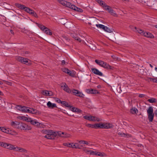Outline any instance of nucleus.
<instances>
[{
    "instance_id": "de8ad7c7",
    "label": "nucleus",
    "mask_w": 157,
    "mask_h": 157,
    "mask_svg": "<svg viewBox=\"0 0 157 157\" xmlns=\"http://www.w3.org/2000/svg\"><path fill=\"white\" fill-rule=\"evenodd\" d=\"M118 135L122 137H124L125 136V134L124 133L121 132H119L118 133Z\"/></svg>"
},
{
    "instance_id": "cd10ccee",
    "label": "nucleus",
    "mask_w": 157,
    "mask_h": 157,
    "mask_svg": "<svg viewBox=\"0 0 157 157\" xmlns=\"http://www.w3.org/2000/svg\"><path fill=\"white\" fill-rule=\"evenodd\" d=\"M101 6H104L105 3L104 1L101 0H95Z\"/></svg>"
},
{
    "instance_id": "37998d69",
    "label": "nucleus",
    "mask_w": 157,
    "mask_h": 157,
    "mask_svg": "<svg viewBox=\"0 0 157 157\" xmlns=\"http://www.w3.org/2000/svg\"><path fill=\"white\" fill-rule=\"evenodd\" d=\"M78 92V90L73 89L72 90H71V93L74 94L75 95L77 93V92Z\"/></svg>"
},
{
    "instance_id": "e2e57ef3",
    "label": "nucleus",
    "mask_w": 157,
    "mask_h": 157,
    "mask_svg": "<svg viewBox=\"0 0 157 157\" xmlns=\"http://www.w3.org/2000/svg\"><path fill=\"white\" fill-rule=\"evenodd\" d=\"M106 27L107 26H105L104 25H103V26L102 27V28L101 29H103L105 31V30H106L105 29L106 28Z\"/></svg>"
},
{
    "instance_id": "4c0bfd02",
    "label": "nucleus",
    "mask_w": 157,
    "mask_h": 157,
    "mask_svg": "<svg viewBox=\"0 0 157 157\" xmlns=\"http://www.w3.org/2000/svg\"><path fill=\"white\" fill-rule=\"evenodd\" d=\"M63 145L65 146L71 147V143H64L63 144Z\"/></svg>"
},
{
    "instance_id": "6e6d98bb",
    "label": "nucleus",
    "mask_w": 157,
    "mask_h": 157,
    "mask_svg": "<svg viewBox=\"0 0 157 157\" xmlns=\"http://www.w3.org/2000/svg\"><path fill=\"white\" fill-rule=\"evenodd\" d=\"M109 13H110V14H113V13H114V10H113V9H112V8H111V9H110V10L109 11Z\"/></svg>"
},
{
    "instance_id": "9d476101",
    "label": "nucleus",
    "mask_w": 157,
    "mask_h": 157,
    "mask_svg": "<svg viewBox=\"0 0 157 157\" xmlns=\"http://www.w3.org/2000/svg\"><path fill=\"white\" fill-rule=\"evenodd\" d=\"M91 71L93 73L96 75H99L100 76H103V74L98 69L95 68H92Z\"/></svg>"
},
{
    "instance_id": "c9c22d12",
    "label": "nucleus",
    "mask_w": 157,
    "mask_h": 157,
    "mask_svg": "<svg viewBox=\"0 0 157 157\" xmlns=\"http://www.w3.org/2000/svg\"><path fill=\"white\" fill-rule=\"evenodd\" d=\"M104 8L106 10L108 11L109 12V11L110 10L111 8L109 6L106 5L105 4L104 5V6H103Z\"/></svg>"
},
{
    "instance_id": "f257e3e1",
    "label": "nucleus",
    "mask_w": 157,
    "mask_h": 157,
    "mask_svg": "<svg viewBox=\"0 0 157 157\" xmlns=\"http://www.w3.org/2000/svg\"><path fill=\"white\" fill-rule=\"evenodd\" d=\"M43 133L46 135L44 137L46 138L49 139H54L57 136H62L63 137H68L69 136V134L67 133L65 134L64 132H54L51 130H44L43 131Z\"/></svg>"
},
{
    "instance_id": "052dcab7",
    "label": "nucleus",
    "mask_w": 157,
    "mask_h": 157,
    "mask_svg": "<svg viewBox=\"0 0 157 157\" xmlns=\"http://www.w3.org/2000/svg\"><path fill=\"white\" fill-rule=\"evenodd\" d=\"M67 1L63 0V6H66V4H67Z\"/></svg>"
},
{
    "instance_id": "0eeeda50",
    "label": "nucleus",
    "mask_w": 157,
    "mask_h": 157,
    "mask_svg": "<svg viewBox=\"0 0 157 157\" xmlns=\"http://www.w3.org/2000/svg\"><path fill=\"white\" fill-rule=\"evenodd\" d=\"M19 129L24 130H28L31 129V127L27 124L22 123H20Z\"/></svg>"
},
{
    "instance_id": "69168bd1",
    "label": "nucleus",
    "mask_w": 157,
    "mask_h": 157,
    "mask_svg": "<svg viewBox=\"0 0 157 157\" xmlns=\"http://www.w3.org/2000/svg\"><path fill=\"white\" fill-rule=\"evenodd\" d=\"M64 38L66 40H68V38L66 36H64Z\"/></svg>"
},
{
    "instance_id": "c85d7f7f",
    "label": "nucleus",
    "mask_w": 157,
    "mask_h": 157,
    "mask_svg": "<svg viewBox=\"0 0 157 157\" xmlns=\"http://www.w3.org/2000/svg\"><path fill=\"white\" fill-rule=\"evenodd\" d=\"M74 5L72 4L71 3L67 2V4H66V6L72 9V7H73V6H74Z\"/></svg>"
},
{
    "instance_id": "bf43d9fd",
    "label": "nucleus",
    "mask_w": 157,
    "mask_h": 157,
    "mask_svg": "<svg viewBox=\"0 0 157 157\" xmlns=\"http://www.w3.org/2000/svg\"><path fill=\"white\" fill-rule=\"evenodd\" d=\"M145 95L142 94H140L139 95V97L140 98H143L144 97Z\"/></svg>"
},
{
    "instance_id": "f03ea898",
    "label": "nucleus",
    "mask_w": 157,
    "mask_h": 157,
    "mask_svg": "<svg viewBox=\"0 0 157 157\" xmlns=\"http://www.w3.org/2000/svg\"><path fill=\"white\" fill-rule=\"evenodd\" d=\"M95 62L98 65L105 68L107 69L108 70L113 69V67L109 65V64H107L106 62H105L103 61L99 60L98 59H96L95 60Z\"/></svg>"
},
{
    "instance_id": "bb28decb",
    "label": "nucleus",
    "mask_w": 157,
    "mask_h": 157,
    "mask_svg": "<svg viewBox=\"0 0 157 157\" xmlns=\"http://www.w3.org/2000/svg\"><path fill=\"white\" fill-rule=\"evenodd\" d=\"M147 101L151 103H154L156 102L157 100L156 99L152 98L150 99H148L147 100Z\"/></svg>"
},
{
    "instance_id": "774afa93",
    "label": "nucleus",
    "mask_w": 157,
    "mask_h": 157,
    "mask_svg": "<svg viewBox=\"0 0 157 157\" xmlns=\"http://www.w3.org/2000/svg\"><path fill=\"white\" fill-rule=\"evenodd\" d=\"M97 87L98 88H101V85H99L98 86H97Z\"/></svg>"
},
{
    "instance_id": "6ab92c4d",
    "label": "nucleus",
    "mask_w": 157,
    "mask_h": 157,
    "mask_svg": "<svg viewBox=\"0 0 157 157\" xmlns=\"http://www.w3.org/2000/svg\"><path fill=\"white\" fill-rule=\"evenodd\" d=\"M144 36L146 37L151 38H152L154 37L153 35L149 32H144Z\"/></svg>"
},
{
    "instance_id": "49530a36",
    "label": "nucleus",
    "mask_w": 157,
    "mask_h": 157,
    "mask_svg": "<svg viewBox=\"0 0 157 157\" xmlns=\"http://www.w3.org/2000/svg\"><path fill=\"white\" fill-rule=\"evenodd\" d=\"M19 151L20 152H27V151L22 148H20Z\"/></svg>"
},
{
    "instance_id": "3c124183",
    "label": "nucleus",
    "mask_w": 157,
    "mask_h": 157,
    "mask_svg": "<svg viewBox=\"0 0 157 157\" xmlns=\"http://www.w3.org/2000/svg\"><path fill=\"white\" fill-rule=\"evenodd\" d=\"M75 112L78 113H81L82 112V111L80 109L78 108H76V109L75 110Z\"/></svg>"
},
{
    "instance_id": "79ce46f5",
    "label": "nucleus",
    "mask_w": 157,
    "mask_h": 157,
    "mask_svg": "<svg viewBox=\"0 0 157 157\" xmlns=\"http://www.w3.org/2000/svg\"><path fill=\"white\" fill-rule=\"evenodd\" d=\"M31 15L37 18H38V17L37 15L34 11H33L32 13H31Z\"/></svg>"
},
{
    "instance_id": "ea45409f",
    "label": "nucleus",
    "mask_w": 157,
    "mask_h": 157,
    "mask_svg": "<svg viewBox=\"0 0 157 157\" xmlns=\"http://www.w3.org/2000/svg\"><path fill=\"white\" fill-rule=\"evenodd\" d=\"M24 120H25L26 121L28 122H30V123H31V121H32V120L31 118L27 117H24Z\"/></svg>"
},
{
    "instance_id": "7c9ffc66",
    "label": "nucleus",
    "mask_w": 157,
    "mask_h": 157,
    "mask_svg": "<svg viewBox=\"0 0 157 157\" xmlns=\"http://www.w3.org/2000/svg\"><path fill=\"white\" fill-rule=\"evenodd\" d=\"M1 128L0 130H2L3 132L7 133H9V131L8 130H7L6 128L4 127H1Z\"/></svg>"
},
{
    "instance_id": "2f4dec72",
    "label": "nucleus",
    "mask_w": 157,
    "mask_h": 157,
    "mask_svg": "<svg viewBox=\"0 0 157 157\" xmlns=\"http://www.w3.org/2000/svg\"><path fill=\"white\" fill-rule=\"evenodd\" d=\"M75 95L81 97H83L84 96V95L81 92H80L78 90V92H77V93Z\"/></svg>"
},
{
    "instance_id": "4be33fe9",
    "label": "nucleus",
    "mask_w": 157,
    "mask_h": 157,
    "mask_svg": "<svg viewBox=\"0 0 157 157\" xmlns=\"http://www.w3.org/2000/svg\"><path fill=\"white\" fill-rule=\"evenodd\" d=\"M135 31L136 32H137L141 35L144 36V32L143 30L137 28L136 27H135Z\"/></svg>"
},
{
    "instance_id": "338daca9",
    "label": "nucleus",
    "mask_w": 157,
    "mask_h": 157,
    "mask_svg": "<svg viewBox=\"0 0 157 157\" xmlns=\"http://www.w3.org/2000/svg\"><path fill=\"white\" fill-rule=\"evenodd\" d=\"M10 32H11V33L13 34H14V32H13V30H10Z\"/></svg>"
},
{
    "instance_id": "7ed1b4c3",
    "label": "nucleus",
    "mask_w": 157,
    "mask_h": 157,
    "mask_svg": "<svg viewBox=\"0 0 157 157\" xmlns=\"http://www.w3.org/2000/svg\"><path fill=\"white\" fill-rule=\"evenodd\" d=\"M97 129H109L113 127V125L112 124L108 123H97Z\"/></svg>"
},
{
    "instance_id": "e433bc0d",
    "label": "nucleus",
    "mask_w": 157,
    "mask_h": 157,
    "mask_svg": "<svg viewBox=\"0 0 157 157\" xmlns=\"http://www.w3.org/2000/svg\"><path fill=\"white\" fill-rule=\"evenodd\" d=\"M105 29L106 30H105V31L109 33H112L113 31V29H110L107 26L106 27Z\"/></svg>"
},
{
    "instance_id": "39448f33",
    "label": "nucleus",
    "mask_w": 157,
    "mask_h": 157,
    "mask_svg": "<svg viewBox=\"0 0 157 157\" xmlns=\"http://www.w3.org/2000/svg\"><path fill=\"white\" fill-rule=\"evenodd\" d=\"M83 118L87 120L90 121H97L99 122L101 121V120L99 118L96 117L91 115L89 116L85 115L83 116Z\"/></svg>"
},
{
    "instance_id": "c03bdc74",
    "label": "nucleus",
    "mask_w": 157,
    "mask_h": 157,
    "mask_svg": "<svg viewBox=\"0 0 157 157\" xmlns=\"http://www.w3.org/2000/svg\"><path fill=\"white\" fill-rule=\"evenodd\" d=\"M69 109H70V110H71L73 112H75V110L76 108L75 107L71 106L70 105V106L69 107Z\"/></svg>"
},
{
    "instance_id": "a878e982",
    "label": "nucleus",
    "mask_w": 157,
    "mask_h": 157,
    "mask_svg": "<svg viewBox=\"0 0 157 157\" xmlns=\"http://www.w3.org/2000/svg\"><path fill=\"white\" fill-rule=\"evenodd\" d=\"M36 24L37 26H38L40 28V29L42 31H43L46 28V27H45L42 24H40L38 23H36Z\"/></svg>"
},
{
    "instance_id": "603ef678",
    "label": "nucleus",
    "mask_w": 157,
    "mask_h": 157,
    "mask_svg": "<svg viewBox=\"0 0 157 157\" xmlns=\"http://www.w3.org/2000/svg\"><path fill=\"white\" fill-rule=\"evenodd\" d=\"M13 150H14L15 151H19V149L20 147H14V146H13Z\"/></svg>"
},
{
    "instance_id": "58836bf2",
    "label": "nucleus",
    "mask_w": 157,
    "mask_h": 157,
    "mask_svg": "<svg viewBox=\"0 0 157 157\" xmlns=\"http://www.w3.org/2000/svg\"><path fill=\"white\" fill-rule=\"evenodd\" d=\"M80 144H86V145H88L89 143L88 142L83 140H81L78 141Z\"/></svg>"
},
{
    "instance_id": "a211bd4d",
    "label": "nucleus",
    "mask_w": 157,
    "mask_h": 157,
    "mask_svg": "<svg viewBox=\"0 0 157 157\" xmlns=\"http://www.w3.org/2000/svg\"><path fill=\"white\" fill-rule=\"evenodd\" d=\"M71 147L79 149H81V147L80 146V145L77 143H71Z\"/></svg>"
},
{
    "instance_id": "72a5a7b5",
    "label": "nucleus",
    "mask_w": 157,
    "mask_h": 157,
    "mask_svg": "<svg viewBox=\"0 0 157 157\" xmlns=\"http://www.w3.org/2000/svg\"><path fill=\"white\" fill-rule=\"evenodd\" d=\"M137 111V109L135 108H133L131 110V112L133 114L136 113V112Z\"/></svg>"
},
{
    "instance_id": "423d86ee",
    "label": "nucleus",
    "mask_w": 157,
    "mask_h": 157,
    "mask_svg": "<svg viewBox=\"0 0 157 157\" xmlns=\"http://www.w3.org/2000/svg\"><path fill=\"white\" fill-rule=\"evenodd\" d=\"M17 60L21 63H24L27 65H30L31 64L29 62L28 59L27 58L18 56L17 57Z\"/></svg>"
},
{
    "instance_id": "4468645a",
    "label": "nucleus",
    "mask_w": 157,
    "mask_h": 157,
    "mask_svg": "<svg viewBox=\"0 0 157 157\" xmlns=\"http://www.w3.org/2000/svg\"><path fill=\"white\" fill-rule=\"evenodd\" d=\"M61 87L63 88V90L67 92L68 93H71V90L68 87L66 83H65V85L63 86H62Z\"/></svg>"
},
{
    "instance_id": "13d9d810",
    "label": "nucleus",
    "mask_w": 157,
    "mask_h": 157,
    "mask_svg": "<svg viewBox=\"0 0 157 157\" xmlns=\"http://www.w3.org/2000/svg\"><path fill=\"white\" fill-rule=\"evenodd\" d=\"M58 2L61 4L63 5V0H58Z\"/></svg>"
},
{
    "instance_id": "f8f14e48",
    "label": "nucleus",
    "mask_w": 157,
    "mask_h": 157,
    "mask_svg": "<svg viewBox=\"0 0 157 157\" xmlns=\"http://www.w3.org/2000/svg\"><path fill=\"white\" fill-rule=\"evenodd\" d=\"M86 92L88 94H98L99 92L97 90H94L92 89H87L86 90Z\"/></svg>"
},
{
    "instance_id": "4d7b16f0",
    "label": "nucleus",
    "mask_w": 157,
    "mask_h": 157,
    "mask_svg": "<svg viewBox=\"0 0 157 157\" xmlns=\"http://www.w3.org/2000/svg\"><path fill=\"white\" fill-rule=\"evenodd\" d=\"M84 151H85V152L87 153H90V151H91V150H88L87 149H85L84 150Z\"/></svg>"
},
{
    "instance_id": "1a4fd4ad",
    "label": "nucleus",
    "mask_w": 157,
    "mask_h": 157,
    "mask_svg": "<svg viewBox=\"0 0 157 157\" xmlns=\"http://www.w3.org/2000/svg\"><path fill=\"white\" fill-rule=\"evenodd\" d=\"M16 108L19 110L21 111L22 112L26 113L27 107L21 105H17Z\"/></svg>"
},
{
    "instance_id": "8fccbe9b",
    "label": "nucleus",
    "mask_w": 157,
    "mask_h": 157,
    "mask_svg": "<svg viewBox=\"0 0 157 157\" xmlns=\"http://www.w3.org/2000/svg\"><path fill=\"white\" fill-rule=\"evenodd\" d=\"M96 26L98 28H99L100 29H102V28L103 26V25L102 24H97L96 25Z\"/></svg>"
},
{
    "instance_id": "ddd939ff",
    "label": "nucleus",
    "mask_w": 157,
    "mask_h": 157,
    "mask_svg": "<svg viewBox=\"0 0 157 157\" xmlns=\"http://www.w3.org/2000/svg\"><path fill=\"white\" fill-rule=\"evenodd\" d=\"M15 5L18 8L22 10H23L25 11V10L26 9V8H27V7H26L25 5L20 4L19 3H15Z\"/></svg>"
},
{
    "instance_id": "c756f323",
    "label": "nucleus",
    "mask_w": 157,
    "mask_h": 157,
    "mask_svg": "<svg viewBox=\"0 0 157 157\" xmlns=\"http://www.w3.org/2000/svg\"><path fill=\"white\" fill-rule=\"evenodd\" d=\"M26 9L25 10V12H27V13H29L30 14H31V13H32V12L34 11L33 10L30 9L29 7H28L27 8H26Z\"/></svg>"
},
{
    "instance_id": "864d4df0",
    "label": "nucleus",
    "mask_w": 157,
    "mask_h": 157,
    "mask_svg": "<svg viewBox=\"0 0 157 157\" xmlns=\"http://www.w3.org/2000/svg\"><path fill=\"white\" fill-rule=\"evenodd\" d=\"M149 79H150V81H153V82H155V80L156 78H149Z\"/></svg>"
},
{
    "instance_id": "6e6552de",
    "label": "nucleus",
    "mask_w": 157,
    "mask_h": 157,
    "mask_svg": "<svg viewBox=\"0 0 157 157\" xmlns=\"http://www.w3.org/2000/svg\"><path fill=\"white\" fill-rule=\"evenodd\" d=\"M38 111L35 109L27 107L26 113H29L33 114H36Z\"/></svg>"
},
{
    "instance_id": "0e129e2a",
    "label": "nucleus",
    "mask_w": 157,
    "mask_h": 157,
    "mask_svg": "<svg viewBox=\"0 0 157 157\" xmlns=\"http://www.w3.org/2000/svg\"><path fill=\"white\" fill-rule=\"evenodd\" d=\"M65 63V60H62V65H64Z\"/></svg>"
},
{
    "instance_id": "f704fd0d",
    "label": "nucleus",
    "mask_w": 157,
    "mask_h": 157,
    "mask_svg": "<svg viewBox=\"0 0 157 157\" xmlns=\"http://www.w3.org/2000/svg\"><path fill=\"white\" fill-rule=\"evenodd\" d=\"M62 104L63 105L65 106L66 107H67L68 108L70 106V105H69L68 103L66 101H62Z\"/></svg>"
},
{
    "instance_id": "9b49d317",
    "label": "nucleus",
    "mask_w": 157,
    "mask_h": 157,
    "mask_svg": "<svg viewBox=\"0 0 157 157\" xmlns=\"http://www.w3.org/2000/svg\"><path fill=\"white\" fill-rule=\"evenodd\" d=\"M20 123L18 121H12L11 123V125L14 128L19 129Z\"/></svg>"
},
{
    "instance_id": "b1692460",
    "label": "nucleus",
    "mask_w": 157,
    "mask_h": 157,
    "mask_svg": "<svg viewBox=\"0 0 157 157\" xmlns=\"http://www.w3.org/2000/svg\"><path fill=\"white\" fill-rule=\"evenodd\" d=\"M97 123L95 124H88L86 125V126L87 127H88L91 128H92L97 129V127H96V126H97Z\"/></svg>"
},
{
    "instance_id": "dca6fc26",
    "label": "nucleus",
    "mask_w": 157,
    "mask_h": 157,
    "mask_svg": "<svg viewBox=\"0 0 157 157\" xmlns=\"http://www.w3.org/2000/svg\"><path fill=\"white\" fill-rule=\"evenodd\" d=\"M47 105L49 108L53 109L57 107L56 104L52 103L50 101H48L47 103Z\"/></svg>"
},
{
    "instance_id": "412c9836",
    "label": "nucleus",
    "mask_w": 157,
    "mask_h": 157,
    "mask_svg": "<svg viewBox=\"0 0 157 157\" xmlns=\"http://www.w3.org/2000/svg\"><path fill=\"white\" fill-rule=\"evenodd\" d=\"M43 31L47 35H51L52 34V33L50 30L47 27L45 28Z\"/></svg>"
},
{
    "instance_id": "5fc2aeb1",
    "label": "nucleus",
    "mask_w": 157,
    "mask_h": 157,
    "mask_svg": "<svg viewBox=\"0 0 157 157\" xmlns=\"http://www.w3.org/2000/svg\"><path fill=\"white\" fill-rule=\"evenodd\" d=\"M56 102H57L58 103H61L62 104V101H61V100L59 99H57L56 100Z\"/></svg>"
},
{
    "instance_id": "680f3d73",
    "label": "nucleus",
    "mask_w": 157,
    "mask_h": 157,
    "mask_svg": "<svg viewBox=\"0 0 157 157\" xmlns=\"http://www.w3.org/2000/svg\"><path fill=\"white\" fill-rule=\"evenodd\" d=\"M124 137H131V135L130 134H125V136H124Z\"/></svg>"
},
{
    "instance_id": "5701e85b",
    "label": "nucleus",
    "mask_w": 157,
    "mask_h": 157,
    "mask_svg": "<svg viewBox=\"0 0 157 157\" xmlns=\"http://www.w3.org/2000/svg\"><path fill=\"white\" fill-rule=\"evenodd\" d=\"M73 6V7H72V10L80 12H83V10L81 8H78L75 5H74V6Z\"/></svg>"
},
{
    "instance_id": "393cba45",
    "label": "nucleus",
    "mask_w": 157,
    "mask_h": 157,
    "mask_svg": "<svg viewBox=\"0 0 157 157\" xmlns=\"http://www.w3.org/2000/svg\"><path fill=\"white\" fill-rule=\"evenodd\" d=\"M13 145L11 144L6 143L5 148L10 149L13 150Z\"/></svg>"
},
{
    "instance_id": "473e14b6",
    "label": "nucleus",
    "mask_w": 157,
    "mask_h": 157,
    "mask_svg": "<svg viewBox=\"0 0 157 157\" xmlns=\"http://www.w3.org/2000/svg\"><path fill=\"white\" fill-rule=\"evenodd\" d=\"M72 36L75 40H78V41L80 42L81 41V39L76 35H75L73 34Z\"/></svg>"
},
{
    "instance_id": "aec40b11",
    "label": "nucleus",
    "mask_w": 157,
    "mask_h": 157,
    "mask_svg": "<svg viewBox=\"0 0 157 157\" xmlns=\"http://www.w3.org/2000/svg\"><path fill=\"white\" fill-rule=\"evenodd\" d=\"M90 154L94 155H98L100 156H103V155L102 154V153L100 152H98L96 151H93L91 150L90 151Z\"/></svg>"
},
{
    "instance_id": "2eb2a0df",
    "label": "nucleus",
    "mask_w": 157,
    "mask_h": 157,
    "mask_svg": "<svg viewBox=\"0 0 157 157\" xmlns=\"http://www.w3.org/2000/svg\"><path fill=\"white\" fill-rule=\"evenodd\" d=\"M42 94H43L45 96H52V92L46 90H43L42 92Z\"/></svg>"
},
{
    "instance_id": "20e7f679",
    "label": "nucleus",
    "mask_w": 157,
    "mask_h": 157,
    "mask_svg": "<svg viewBox=\"0 0 157 157\" xmlns=\"http://www.w3.org/2000/svg\"><path fill=\"white\" fill-rule=\"evenodd\" d=\"M153 109L152 106L149 107L147 110V112L148 114V119L149 122L152 121L154 114L153 113Z\"/></svg>"
},
{
    "instance_id": "a18cd8bd",
    "label": "nucleus",
    "mask_w": 157,
    "mask_h": 157,
    "mask_svg": "<svg viewBox=\"0 0 157 157\" xmlns=\"http://www.w3.org/2000/svg\"><path fill=\"white\" fill-rule=\"evenodd\" d=\"M62 70L63 72L67 74V73L68 72V71L69 70L68 69L65 68H63Z\"/></svg>"
},
{
    "instance_id": "f3484780",
    "label": "nucleus",
    "mask_w": 157,
    "mask_h": 157,
    "mask_svg": "<svg viewBox=\"0 0 157 157\" xmlns=\"http://www.w3.org/2000/svg\"><path fill=\"white\" fill-rule=\"evenodd\" d=\"M31 124L35 125L37 127H40V125L41 124L37 121H36V120H32V121H31Z\"/></svg>"
},
{
    "instance_id": "a19ab883",
    "label": "nucleus",
    "mask_w": 157,
    "mask_h": 157,
    "mask_svg": "<svg viewBox=\"0 0 157 157\" xmlns=\"http://www.w3.org/2000/svg\"><path fill=\"white\" fill-rule=\"evenodd\" d=\"M7 143L2 142H0V146L5 148Z\"/></svg>"
},
{
    "instance_id": "09e8293b",
    "label": "nucleus",
    "mask_w": 157,
    "mask_h": 157,
    "mask_svg": "<svg viewBox=\"0 0 157 157\" xmlns=\"http://www.w3.org/2000/svg\"><path fill=\"white\" fill-rule=\"evenodd\" d=\"M67 74L69 75L72 76V77H74V74H73L72 71H71L70 70H69L68 71V72L67 73Z\"/></svg>"
}]
</instances>
